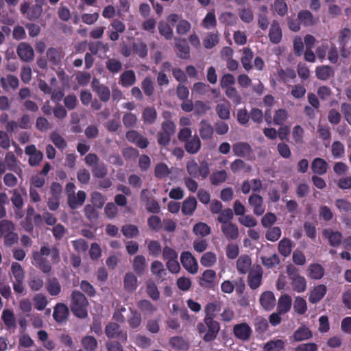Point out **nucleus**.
<instances>
[{
	"label": "nucleus",
	"mask_w": 351,
	"mask_h": 351,
	"mask_svg": "<svg viewBox=\"0 0 351 351\" xmlns=\"http://www.w3.org/2000/svg\"><path fill=\"white\" fill-rule=\"evenodd\" d=\"M260 303L265 310H271L276 304V298L274 293L271 291L263 293L260 297Z\"/></svg>",
	"instance_id": "obj_13"
},
{
	"label": "nucleus",
	"mask_w": 351,
	"mask_h": 351,
	"mask_svg": "<svg viewBox=\"0 0 351 351\" xmlns=\"http://www.w3.org/2000/svg\"><path fill=\"white\" fill-rule=\"evenodd\" d=\"M106 334L109 338H114L121 337L123 341H126L127 335L125 332L122 333L120 330L119 326L116 323H111L106 326L105 330Z\"/></svg>",
	"instance_id": "obj_14"
},
{
	"label": "nucleus",
	"mask_w": 351,
	"mask_h": 351,
	"mask_svg": "<svg viewBox=\"0 0 351 351\" xmlns=\"http://www.w3.org/2000/svg\"><path fill=\"white\" fill-rule=\"evenodd\" d=\"M233 152L238 156H245L250 152V146L243 142L237 143L233 145Z\"/></svg>",
	"instance_id": "obj_26"
},
{
	"label": "nucleus",
	"mask_w": 351,
	"mask_h": 351,
	"mask_svg": "<svg viewBox=\"0 0 351 351\" xmlns=\"http://www.w3.org/2000/svg\"><path fill=\"white\" fill-rule=\"evenodd\" d=\"M294 309L299 314H304L307 310L306 302L301 297H297L294 302Z\"/></svg>",
	"instance_id": "obj_53"
},
{
	"label": "nucleus",
	"mask_w": 351,
	"mask_h": 351,
	"mask_svg": "<svg viewBox=\"0 0 351 351\" xmlns=\"http://www.w3.org/2000/svg\"><path fill=\"white\" fill-rule=\"evenodd\" d=\"M175 42L177 55L182 59H188L190 48L186 40L181 38H175Z\"/></svg>",
	"instance_id": "obj_12"
},
{
	"label": "nucleus",
	"mask_w": 351,
	"mask_h": 351,
	"mask_svg": "<svg viewBox=\"0 0 351 351\" xmlns=\"http://www.w3.org/2000/svg\"><path fill=\"white\" fill-rule=\"evenodd\" d=\"M47 290L51 295H57L60 293L61 287L59 282L56 280H50L47 284Z\"/></svg>",
	"instance_id": "obj_48"
},
{
	"label": "nucleus",
	"mask_w": 351,
	"mask_h": 351,
	"mask_svg": "<svg viewBox=\"0 0 351 351\" xmlns=\"http://www.w3.org/2000/svg\"><path fill=\"white\" fill-rule=\"evenodd\" d=\"M312 337L311 330L306 326L300 327L294 332V339L297 341L308 339Z\"/></svg>",
	"instance_id": "obj_29"
},
{
	"label": "nucleus",
	"mask_w": 351,
	"mask_h": 351,
	"mask_svg": "<svg viewBox=\"0 0 351 351\" xmlns=\"http://www.w3.org/2000/svg\"><path fill=\"white\" fill-rule=\"evenodd\" d=\"M50 255L53 263H58L59 260V252L57 249L49 250L47 247H43L40 252H34L32 263L38 267L43 272L48 273L51 270V266L45 263V256Z\"/></svg>",
	"instance_id": "obj_1"
},
{
	"label": "nucleus",
	"mask_w": 351,
	"mask_h": 351,
	"mask_svg": "<svg viewBox=\"0 0 351 351\" xmlns=\"http://www.w3.org/2000/svg\"><path fill=\"white\" fill-rule=\"evenodd\" d=\"M221 231L228 239H235L239 235L238 228L232 223L222 225Z\"/></svg>",
	"instance_id": "obj_17"
},
{
	"label": "nucleus",
	"mask_w": 351,
	"mask_h": 351,
	"mask_svg": "<svg viewBox=\"0 0 351 351\" xmlns=\"http://www.w3.org/2000/svg\"><path fill=\"white\" fill-rule=\"evenodd\" d=\"M291 304V298L287 294L282 295L278 300V312L282 314L287 313L290 310Z\"/></svg>",
	"instance_id": "obj_18"
},
{
	"label": "nucleus",
	"mask_w": 351,
	"mask_h": 351,
	"mask_svg": "<svg viewBox=\"0 0 351 351\" xmlns=\"http://www.w3.org/2000/svg\"><path fill=\"white\" fill-rule=\"evenodd\" d=\"M158 30L160 34L166 39L169 40L173 37V29L165 22H160L158 25Z\"/></svg>",
	"instance_id": "obj_45"
},
{
	"label": "nucleus",
	"mask_w": 351,
	"mask_h": 351,
	"mask_svg": "<svg viewBox=\"0 0 351 351\" xmlns=\"http://www.w3.org/2000/svg\"><path fill=\"white\" fill-rule=\"evenodd\" d=\"M239 221L245 227L252 228L257 225L256 219L251 215H243L239 218Z\"/></svg>",
	"instance_id": "obj_63"
},
{
	"label": "nucleus",
	"mask_w": 351,
	"mask_h": 351,
	"mask_svg": "<svg viewBox=\"0 0 351 351\" xmlns=\"http://www.w3.org/2000/svg\"><path fill=\"white\" fill-rule=\"evenodd\" d=\"M200 262L204 267H211L217 262V256L213 252H206L202 255Z\"/></svg>",
	"instance_id": "obj_38"
},
{
	"label": "nucleus",
	"mask_w": 351,
	"mask_h": 351,
	"mask_svg": "<svg viewBox=\"0 0 351 351\" xmlns=\"http://www.w3.org/2000/svg\"><path fill=\"white\" fill-rule=\"evenodd\" d=\"M285 347V341L282 339L271 340L264 346L265 351H281Z\"/></svg>",
	"instance_id": "obj_27"
},
{
	"label": "nucleus",
	"mask_w": 351,
	"mask_h": 351,
	"mask_svg": "<svg viewBox=\"0 0 351 351\" xmlns=\"http://www.w3.org/2000/svg\"><path fill=\"white\" fill-rule=\"evenodd\" d=\"M216 23L217 21L214 12H209L202 21V25L206 29L215 27Z\"/></svg>",
	"instance_id": "obj_56"
},
{
	"label": "nucleus",
	"mask_w": 351,
	"mask_h": 351,
	"mask_svg": "<svg viewBox=\"0 0 351 351\" xmlns=\"http://www.w3.org/2000/svg\"><path fill=\"white\" fill-rule=\"evenodd\" d=\"M2 319L8 327H12L15 324L14 313L10 310H4L2 313Z\"/></svg>",
	"instance_id": "obj_61"
},
{
	"label": "nucleus",
	"mask_w": 351,
	"mask_h": 351,
	"mask_svg": "<svg viewBox=\"0 0 351 351\" xmlns=\"http://www.w3.org/2000/svg\"><path fill=\"white\" fill-rule=\"evenodd\" d=\"M201 147V143L197 137H195L186 144V149L191 154L197 153Z\"/></svg>",
	"instance_id": "obj_46"
},
{
	"label": "nucleus",
	"mask_w": 351,
	"mask_h": 351,
	"mask_svg": "<svg viewBox=\"0 0 351 351\" xmlns=\"http://www.w3.org/2000/svg\"><path fill=\"white\" fill-rule=\"evenodd\" d=\"M281 236V230L278 227H273L269 229L265 234L266 239L270 241H278Z\"/></svg>",
	"instance_id": "obj_50"
},
{
	"label": "nucleus",
	"mask_w": 351,
	"mask_h": 351,
	"mask_svg": "<svg viewBox=\"0 0 351 351\" xmlns=\"http://www.w3.org/2000/svg\"><path fill=\"white\" fill-rule=\"evenodd\" d=\"M291 279L292 286L295 291L301 293L306 290V282L304 277L299 275H294L291 277Z\"/></svg>",
	"instance_id": "obj_23"
},
{
	"label": "nucleus",
	"mask_w": 351,
	"mask_h": 351,
	"mask_svg": "<svg viewBox=\"0 0 351 351\" xmlns=\"http://www.w3.org/2000/svg\"><path fill=\"white\" fill-rule=\"evenodd\" d=\"M146 266V260L145 258L142 255L136 256L133 262V267L134 271L138 274H141Z\"/></svg>",
	"instance_id": "obj_36"
},
{
	"label": "nucleus",
	"mask_w": 351,
	"mask_h": 351,
	"mask_svg": "<svg viewBox=\"0 0 351 351\" xmlns=\"http://www.w3.org/2000/svg\"><path fill=\"white\" fill-rule=\"evenodd\" d=\"M331 151L334 158H341L345 152L344 146L339 141H335L332 145Z\"/></svg>",
	"instance_id": "obj_47"
},
{
	"label": "nucleus",
	"mask_w": 351,
	"mask_h": 351,
	"mask_svg": "<svg viewBox=\"0 0 351 351\" xmlns=\"http://www.w3.org/2000/svg\"><path fill=\"white\" fill-rule=\"evenodd\" d=\"M149 253L154 256H158L161 252V245L158 241H150L147 244Z\"/></svg>",
	"instance_id": "obj_52"
},
{
	"label": "nucleus",
	"mask_w": 351,
	"mask_h": 351,
	"mask_svg": "<svg viewBox=\"0 0 351 351\" xmlns=\"http://www.w3.org/2000/svg\"><path fill=\"white\" fill-rule=\"evenodd\" d=\"M82 343L84 349L88 351H93L97 345V340L90 336L84 337L82 341Z\"/></svg>",
	"instance_id": "obj_55"
},
{
	"label": "nucleus",
	"mask_w": 351,
	"mask_h": 351,
	"mask_svg": "<svg viewBox=\"0 0 351 351\" xmlns=\"http://www.w3.org/2000/svg\"><path fill=\"white\" fill-rule=\"evenodd\" d=\"M12 274L16 282H23L24 272L21 266L17 263H13L11 267Z\"/></svg>",
	"instance_id": "obj_43"
},
{
	"label": "nucleus",
	"mask_w": 351,
	"mask_h": 351,
	"mask_svg": "<svg viewBox=\"0 0 351 351\" xmlns=\"http://www.w3.org/2000/svg\"><path fill=\"white\" fill-rule=\"evenodd\" d=\"M125 288L130 291L135 290L137 287V278L132 274H127L124 279Z\"/></svg>",
	"instance_id": "obj_39"
},
{
	"label": "nucleus",
	"mask_w": 351,
	"mask_h": 351,
	"mask_svg": "<svg viewBox=\"0 0 351 351\" xmlns=\"http://www.w3.org/2000/svg\"><path fill=\"white\" fill-rule=\"evenodd\" d=\"M97 81L96 80H94L93 81V86L96 90L101 99H102L103 101L108 100L110 95V90L108 89V88L104 86L97 85Z\"/></svg>",
	"instance_id": "obj_35"
},
{
	"label": "nucleus",
	"mask_w": 351,
	"mask_h": 351,
	"mask_svg": "<svg viewBox=\"0 0 351 351\" xmlns=\"http://www.w3.org/2000/svg\"><path fill=\"white\" fill-rule=\"evenodd\" d=\"M25 152L29 156V162L32 166L37 165L43 159V154L34 145L26 147Z\"/></svg>",
	"instance_id": "obj_9"
},
{
	"label": "nucleus",
	"mask_w": 351,
	"mask_h": 351,
	"mask_svg": "<svg viewBox=\"0 0 351 351\" xmlns=\"http://www.w3.org/2000/svg\"><path fill=\"white\" fill-rule=\"evenodd\" d=\"M126 136L128 141L136 143L141 148H145L147 146V141L135 131L128 132Z\"/></svg>",
	"instance_id": "obj_20"
},
{
	"label": "nucleus",
	"mask_w": 351,
	"mask_h": 351,
	"mask_svg": "<svg viewBox=\"0 0 351 351\" xmlns=\"http://www.w3.org/2000/svg\"><path fill=\"white\" fill-rule=\"evenodd\" d=\"M121 81L124 86H132L135 82V75L132 71H125L121 76Z\"/></svg>",
	"instance_id": "obj_44"
},
{
	"label": "nucleus",
	"mask_w": 351,
	"mask_h": 351,
	"mask_svg": "<svg viewBox=\"0 0 351 351\" xmlns=\"http://www.w3.org/2000/svg\"><path fill=\"white\" fill-rule=\"evenodd\" d=\"M152 273L157 277L162 278L166 274L163 264L159 261H154L151 265Z\"/></svg>",
	"instance_id": "obj_40"
},
{
	"label": "nucleus",
	"mask_w": 351,
	"mask_h": 351,
	"mask_svg": "<svg viewBox=\"0 0 351 351\" xmlns=\"http://www.w3.org/2000/svg\"><path fill=\"white\" fill-rule=\"evenodd\" d=\"M249 204L253 207L254 213L256 215H261L264 213L265 208L263 205V200L259 195H252L248 199Z\"/></svg>",
	"instance_id": "obj_8"
},
{
	"label": "nucleus",
	"mask_w": 351,
	"mask_h": 351,
	"mask_svg": "<svg viewBox=\"0 0 351 351\" xmlns=\"http://www.w3.org/2000/svg\"><path fill=\"white\" fill-rule=\"evenodd\" d=\"M199 134L203 139H209L213 136V129L211 125L206 121L201 122Z\"/></svg>",
	"instance_id": "obj_37"
},
{
	"label": "nucleus",
	"mask_w": 351,
	"mask_h": 351,
	"mask_svg": "<svg viewBox=\"0 0 351 351\" xmlns=\"http://www.w3.org/2000/svg\"><path fill=\"white\" fill-rule=\"evenodd\" d=\"M308 276L314 279H320L324 274L323 267L319 264H312L308 269Z\"/></svg>",
	"instance_id": "obj_32"
},
{
	"label": "nucleus",
	"mask_w": 351,
	"mask_h": 351,
	"mask_svg": "<svg viewBox=\"0 0 351 351\" xmlns=\"http://www.w3.org/2000/svg\"><path fill=\"white\" fill-rule=\"evenodd\" d=\"M193 232L195 235L204 237L210 233V228L205 223L199 222L193 226Z\"/></svg>",
	"instance_id": "obj_31"
},
{
	"label": "nucleus",
	"mask_w": 351,
	"mask_h": 351,
	"mask_svg": "<svg viewBox=\"0 0 351 351\" xmlns=\"http://www.w3.org/2000/svg\"><path fill=\"white\" fill-rule=\"evenodd\" d=\"M147 223L149 228L157 232L162 227V223L160 218L156 215L151 216L147 220Z\"/></svg>",
	"instance_id": "obj_51"
},
{
	"label": "nucleus",
	"mask_w": 351,
	"mask_h": 351,
	"mask_svg": "<svg viewBox=\"0 0 351 351\" xmlns=\"http://www.w3.org/2000/svg\"><path fill=\"white\" fill-rule=\"evenodd\" d=\"M233 212L230 208H226L221 210L218 215L217 221L221 223H230V221L233 219Z\"/></svg>",
	"instance_id": "obj_41"
},
{
	"label": "nucleus",
	"mask_w": 351,
	"mask_h": 351,
	"mask_svg": "<svg viewBox=\"0 0 351 351\" xmlns=\"http://www.w3.org/2000/svg\"><path fill=\"white\" fill-rule=\"evenodd\" d=\"M180 261L184 268L189 273L195 274L197 272V262L191 252H182L180 256Z\"/></svg>",
	"instance_id": "obj_3"
},
{
	"label": "nucleus",
	"mask_w": 351,
	"mask_h": 351,
	"mask_svg": "<svg viewBox=\"0 0 351 351\" xmlns=\"http://www.w3.org/2000/svg\"><path fill=\"white\" fill-rule=\"evenodd\" d=\"M14 231V225L8 220H2L0 221V236L3 237L7 234Z\"/></svg>",
	"instance_id": "obj_42"
},
{
	"label": "nucleus",
	"mask_w": 351,
	"mask_h": 351,
	"mask_svg": "<svg viewBox=\"0 0 351 351\" xmlns=\"http://www.w3.org/2000/svg\"><path fill=\"white\" fill-rule=\"evenodd\" d=\"M233 333L237 338L245 341L250 338L252 329L246 323L237 324L233 328Z\"/></svg>",
	"instance_id": "obj_6"
},
{
	"label": "nucleus",
	"mask_w": 351,
	"mask_h": 351,
	"mask_svg": "<svg viewBox=\"0 0 351 351\" xmlns=\"http://www.w3.org/2000/svg\"><path fill=\"white\" fill-rule=\"evenodd\" d=\"M197 206V201L195 197H189L182 203V211L186 215H191Z\"/></svg>",
	"instance_id": "obj_21"
},
{
	"label": "nucleus",
	"mask_w": 351,
	"mask_h": 351,
	"mask_svg": "<svg viewBox=\"0 0 351 351\" xmlns=\"http://www.w3.org/2000/svg\"><path fill=\"white\" fill-rule=\"evenodd\" d=\"M87 300L84 295L78 291L72 294L71 311L78 317L84 318L87 315Z\"/></svg>",
	"instance_id": "obj_2"
},
{
	"label": "nucleus",
	"mask_w": 351,
	"mask_h": 351,
	"mask_svg": "<svg viewBox=\"0 0 351 351\" xmlns=\"http://www.w3.org/2000/svg\"><path fill=\"white\" fill-rule=\"evenodd\" d=\"M17 53L20 58L23 61L32 60L34 58V50L32 47L25 43L19 44Z\"/></svg>",
	"instance_id": "obj_11"
},
{
	"label": "nucleus",
	"mask_w": 351,
	"mask_h": 351,
	"mask_svg": "<svg viewBox=\"0 0 351 351\" xmlns=\"http://www.w3.org/2000/svg\"><path fill=\"white\" fill-rule=\"evenodd\" d=\"M269 38L270 40L274 43H278L280 41L282 32L278 23H272L269 30Z\"/></svg>",
	"instance_id": "obj_30"
},
{
	"label": "nucleus",
	"mask_w": 351,
	"mask_h": 351,
	"mask_svg": "<svg viewBox=\"0 0 351 351\" xmlns=\"http://www.w3.org/2000/svg\"><path fill=\"white\" fill-rule=\"evenodd\" d=\"M263 271L261 267L253 269L248 276V285L252 289H256L261 285Z\"/></svg>",
	"instance_id": "obj_7"
},
{
	"label": "nucleus",
	"mask_w": 351,
	"mask_h": 351,
	"mask_svg": "<svg viewBox=\"0 0 351 351\" xmlns=\"http://www.w3.org/2000/svg\"><path fill=\"white\" fill-rule=\"evenodd\" d=\"M298 18L300 21L306 25H311L314 23L313 16L308 11H302L299 12Z\"/></svg>",
	"instance_id": "obj_62"
},
{
	"label": "nucleus",
	"mask_w": 351,
	"mask_h": 351,
	"mask_svg": "<svg viewBox=\"0 0 351 351\" xmlns=\"http://www.w3.org/2000/svg\"><path fill=\"white\" fill-rule=\"evenodd\" d=\"M226 178L227 173L224 170L215 171L210 177V182L214 185H218L225 182Z\"/></svg>",
	"instance_id": "obj_33"
},
{
	"label": "nucleus",
	"mask_w": 351,
	"mask_h": 351,
	"mask_svg": "<svg viewBox=\"0 0 351 351\" xmlns=\"http://www.w3.org/2000/svg\"><path fill=\"white\" fill-rule=\"evenodd\" d=\"M218 35L217 34H208L204 39V45L207 49H210L215 47L218 43Z\"/></svg>",
	"instance_id": "obj_49"
},
{
	"label": "nucleus",
	"mask_w": 351,
	"mask_h": 351,
	"mask_svg": "<svg viewBox=\"0 0 351 351\" xmlns=\"http://www.w3.org/2000/svg\"><path fill=\"white\" fill-rule=\"evenodd\" d=\"M205 324L208 328L204 339L206 341H210L215 339L219 330V325L217 322L215 321L212 317H205Z\"/></svg>",
	"instance_id": "obj_4"
},
{
	"label": "nucleus",
	"mask_w": 351,
	"mask_h": 351,
	"mask_svg": "<svg viewBox=\"0 0 351 351\" xmlns=\"http://www.w3.org/2000/svg\"><path fill=\"white\" fill-rule=\"evenodd\" d=\"M34 306L37 310L41 311L45 308L47 304V300L45 296L42 294H37L34 298Z\"/></svg>",
	"instance_id": "obj_64"
},
{
	"label": "nucleus",
	"mask_w": 351,
	"mask_h": 351,
	"mask_svg": "<svg viewBox=\"0 0 351 351\" xmlns=\"http://www.w3.org/2000/svg\"><path fill=\"white\" fill-rule=\"evenodd\" d=\"M262 263L268 267H272L277 265H278L280 260L276 254H272L269 256H263L261 257Z\"/></svg>",
	"instance_id": "obj_59"
},
{
	"label": "nucleus",
	"mask_w": 351,
	"mask_h": 351,
	"mask_svg": "<svg viewBox=\"0 0 351 351\" xmlns=\"http://www.w3.org/2000/svg\"><path fill=\"white\" fill-rule=\"evenodd\" d=\"M217 274L214 270L206 269L199 278V284L206 288H212L216 284Z\"/></svg>",
	"instance_id": "obj_5"
},
{
	"label": "nucleus",
	"mask_w": 351,
	"mask_h": 351,
	"mask_svg": "<svg viewBox=\"0 0 351 351\" xmlns=\"http://www.w3.org/2000/svg\"><path fill=\"white\" fill-rule=\"evenodd\" d=\"M327 288L324 285H319L313 287L310 291L308 300L311 303L315 304L320 301L326 295Z\"/></svg>",
	"instance_id": "obj_10"
},
{
	"label": "nucleus",
	"mask_w": 351,
	"mask_h": 351,
	"mask_svg": "<svg viewBox=\"0 0 351 351\" xmlns=\"http://www.w3.org/2000/svg\"><path fill=\"white\" fill-rule=\"evenodd\" d=\"M86 197V193L82 191H79L77 196L75 195H69L68 197L69 204L72 208H75L82 205L85 201Z\"/></svg>",
	"instance_id": "obj_19"
},
{
	"label": "nucleus",
	"mask_w": 351,
	"mask_h": 351,
	"mask_svg": "<svg viewBox=\"0 0 351 351\" xmlns=\"http://www.w3.org/2000/svg\"><path fill=\"white\" fill-rule=\"evenodd\" d=\"M332 74V69L328 66H321L316 69V75L319 80H326Z\"/></svg>",
	"instance_id": "obj_34"
},
{
	"label": "nucleus",
	"mask_w": 351,
	"mask_h": 351,
	"mask_svg": "<svg viewBox=\"0 0 351 351\" xmlns=\"http://www.w3.org/2000/svg\"><path fill=\"white\" fill-rule=\"evenodd\" d=\"M171 170L164 163L157 165L155 168V174L158 178H162L168 176Z\"/></svg>",
	"instance_id": "obj_60"
},
{
	"label": "nucleus",
	"mask_w": 351,
	"mask_h": 351,
	"mask_svg": "<svg viewBox=\"0 0 351 351\" xmlns=\"http://www.w3.org/2000/svg\"><path fill=\"white\" fill-rule=\"evenodd\" d=\"M312 170L317 174H324L328 168L327 162L322 158H317L312 162Z\"/></svg>",
	"instance_id": "obj_24"
},
{
	"label": "nucleus",
	"mask_w": 351,
	"mask_h": 351,
	"mask_svg": "<svg viewBox=\"0 0 351 351\" xmlns=\"http://www.w3.org/2000/svg\"><path fill=\"white\" fill-rule=\"evenodd\" d=\"M253 58V53L249 48L243 49V56L241 57V63L244 69L247 71L252 69V60Z\"/></svg>",
	"instance_id": "obj_28"
},
{
	"label": "nucleus",
	"mask_w": 351,
	"mask_h": 351,
	"mask_svg": "<svg viewBox=\"0 0 351 351\" xmlns=\"http://www.w3.org/2000/svg\"><path fill=\"white\" fill-rule=\"evenodd\" d=\"M190 29V23L184 19L180 20L176 25V32L180 35H185Z\"/></svg>",
	"instance_id": "obj_58"
},
{
	"label": "nucleus",
	"mask_w": 351,
	"mask_h": 351,
	"mask_svg": "<svg viewBox=\"0 0 351 351\" xmlns=\"http://www.w3.org/2000/svg\"><path fill=\"white\" fill-rule=\"evenodd\" d=\"M69 315V309L63 304H58L53 311V316L57 322L62 323L66 320Z\"/></svg>",
	"instance_id": "obj_15"
},
{
	"label": "nucleus",
	"mask_w": 351,
	"mask_h": 351,
	"mask_svg": "<svg viewBox=\"0 0 351 351\" xmlns=\"http://www.w3.org/2000/svg\"><path fill=\"white\" fill-rule=\"evenodd\" d=\"M278 248L279 253L287 257L290 255L292 251V241L289 239L284 238L279 242Z\"/></svg>",
	"instance_id": "obj_22"
},
{
	"label": "nucleus",
	"mask_w": 351,
	"mask_h": 351,
	"mask_svg": "<svg viewBox=\"0 0 351 351\" xmlns=\"http://www.w3.org/2000/svg\"><path fill=\"white\" fill-rule=\"evenodd\" d=\"M170 344L175 348L186 350L189 348V344L180 337H173L170 340Z\"/></svg>",
	"instance_id": "obj_57"
},
{
	"label": "nucleus",
	"mask_w": 351,
	"mask_h": 351,
	"mask_svg": "<svg viewBox=\"0 0 351 351\" xmlns=\"http://www.w3.org/2000/svg\"><path fill=\"white\" fill-rule=\"evenodd\" d=\"M138 306L140 310L145 314H151L156 310V308L153 306V304L147 300L139 301L138 303Z\"/></svg>",
	"instance_id": "obj_54"
},
{
	"label": "nucleus",
	"mask_w": 351,
	"mask_h": 351,
	"mask_svg": "<svg viewBox=\"0 0 351 351\" xmlns=\"http://www.w3.org/2000/svg\"><path fill=\"white\" fill-rule=\"evenodd\" d=\"M252 265V261L248 255L243 254L239 256L237 261V268L239 273L246 274Z\"/></svg>",
	"instance_id": "obj_16"
},
{
	"label": "nucleus",
	"mask_w": 351,
	"mask_h": 351,
	"mask_svg": "<svg viewBox=\"0 0 351 351\" xmlns=\"http://www.w3.org/2000/svg\"><path fill=\"white\" fill-rule=\"evenodd\" d=\"M324 237L328 239L331 245H339L341 242V234L339 232H334L330 230H325L323 232Z\"/></svg>",
	"instance_id": "obj_25"
}]
</instances>
